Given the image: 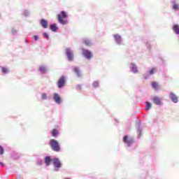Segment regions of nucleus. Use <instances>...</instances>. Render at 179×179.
<instances>
[{"label": "nucleus", "instance_id": "nucleus-24", "mask_svg": "<svg viewBox=\"0 0 179 179\" xmlns=\"http://www.w3.org/2000/svg\"><path fill=\"white\" fill-rule=\"evenodd\" d=\"M12 157L15 160H17V159H20V154H19L18 152H13L12 153Z\"/></svg>", "mask_w": 179, "mask_h": 179}, {"label": "nucleus", "instance_id": "nucleus-37", "mask_svg": "<svg viewBox=\"0 0 179 179\" xmlns=\"http://www.w3.org/2000/svg\"><path fill=\"white\" fill-rule=\"evenodd\" d=\"M33 38H34V41H38L39 37L37 35H34Z\"/></svg>", "mask_w": 179, "mask_h": 179}, {"label": "nucleus", "instance_id": "nucleus-42", "mask_svg": "<svg viewBox=\"0 0 179 179\" xmlns=\"http://www.w3.org/2000/svg\"><path fill=\"white\" fill-rule=\"evenodd\" d=\"M0 18H1V13H0Z\"/></svg>", "mask_w": 179, "mask_h": 179}, {"label": "nucleus", "instance_id": "nucleus-5", "mask_svg": "<svg viewBox=\"0 0 179 179\" xmlns=\"http://www.w3.org/2000/svg\"><path fill=\"white\" fill-rule=\"evenodd\" d=\"M82 55L86 58V59H92V58H93V53H92V51L85 48H82Z\"/></svg>", "mask_w": 179, "mask_h": 179}, {"label": "nucleus", "instance_id": "nucleus-8", "mask_svg": "<svg viewBox=\"0 0 179 179\" xmlns=\"http://www.w3.org/2000/svg\"><path fill=\"white\" fill-rule=\"evenodd\" d=\"M179 1L178 0H171V6L173 10L175 12H179Z\"/></svg>", "mask_w": 179, "mask_h": 179}, {"label": "nucleus", "instance_id": "nucleus-41", "mask_svg": "<svg viewBox=\"0 0 179 179\" xmlns=\"http://www.w3.org/2000/svg\"><path fill=\"white\" fill-rule=\"evenodd\" d=\"M115 121L116 122H118V120H117V119H115Z\"/></svg>", "mask_w": 179, "mask_h": 179}, {"label": "nucleus", "instance_id": "nucleus-34", "mask_svg": "<svg viewBox=\"0 0 179 179\" xmlns=\"http://www.w3.org/2000/svg\"><path fill=\"white\" fill-rule=\"evenodd\" d=\"M145 45H146L148 50H151L152 49V47L150 46V42H146Z\"/></svg>", "mask_w": 179, "mask_h": 179}, {"label": "nucleus", "instance_id": "nucleus-31", "mask_svg": "<svg viewBox=\"0 0 179 179\" xmlns=\"http://www.w3.org/2000/svg\"><path fill=\"white\" fill-rule=\"evenodd\" d=\"M150 76V75L149 74V73L143 74V79H145V80H148V79H149Z\"/></svg>", "mask_w": 179, "mask_h": 179}, {"label": "nucleus", "instance_id": "nucleus-40", "mask_svg": "<svg viewBox=\"0 0 179 179\" xmlns=\"http://www.w3.org/2000/svg\"><path fill=\"white\" fill-rule=\"evenodd\" d=\"M25 43H27V44H29V41H27V39H26Z\"/></svg>", "mask_w": 179, "mask_h": 179}, {"label": "nucleus", "instance_id": "nucleus-13", "mask_svg": "<svg viewBox=\"0 0 179 179\" xmlns=\"http://www.w3.org/2000/svg\"><path fill=\"white\" fill-rule=\"evenodd\" d=\"M115 41L116 43V44H117V45H121V44H122V38L121 37V36L118 34H114L113 35Z\"/></svg>", "mask_w": 179, "mask_h": 179}, {"label": "nucleus", "instance_id": "nucleus-4", "mask_svg": "<svg viewBox=\"0 0 179 179\" xmlns=\"http://www.w3.org/2000/svg\"><path fill=\"white\" fill-rule=\"evenodd\" d=\"M49 145L53 152H60L61 146H59V142H58V141L51 139L49 142Z\"/></svg>", "mask_w": 179, "mask_h": 179}, {"label": "nucleus", "instance_id": "nucleus-6", "mask_svg": "<svg viewBox=\"0 0 179 179\" xmlns=\"http://www.w3.org/2000/svg\"><path fill=\"white\" fill-rule=\"evenodd\" d=\"M65 54L69 62H73V58H74L73 50H72L71 48H68L66 49Z\"/></svg>", "mask_w": 179, "mask_h": 179}, {"label": "nucleus", "instance_id": "nucleus-22", "mask_svg": "<svg viewBox=\"0 0 179 179\" xmlns=\"http://www.w3.org/2000/svg\"><path fill=\"white\" fill-rule=\"evenodd\" d=\"M39 72L42 73L43 75L47 73V66H40L38 68Z\"/></svg>", "mask_w": 179, "mask_h": 179}, {"label": "nucleus", "instance_id": "nucleus-28", "mask_svg": "<svg viewBox=\"0 0 179 179\" xmlns=\"http://www.w3.org/2000/svg\"><path fill=\"white\" fill-rule=\"evenodd\" d=\"M148 73L150 76L155 75L156 73V68L153 67L150 71H148Z\"/></svg>", "mask_w": 179, "mask_h": 179}, {"label": "nucleus", "instance_id": "nucleus-11", "mask_svg": "<svg viewBox=\"0 0 179 179\" xmlns=\"http://www.w3.org/2000/svg\"><path fill=\"white\" fill-rule=\"evenodd\" d=\"M71 68L73 73L76 75L77 78H82V70H80V68L76 66H73Z\"/></svg>", "mask_w": 179, "mask_h": 179}, {"label": "nucleus", "instance_id": "nucleus-35", "mask_svg": "<svg viewBox=\"0 0 179 179\" xmlns=\"http://www.w3.org/2000/svg\"><path fill=\"white\" fill-rule=\"evenodd\" d=\"M11 33H12V34H13V36H15L16 34V33H17V31L15 28H13L11 29Z\"/></svg>", "mask_w": 179, "mask_h": 179}, {"label": "nucleus", "instance_id": "nucleus-29", "mask_svg": "<svg viewBox=\"0 0 179 179\" xmlns=\"http://www.w3.org/2000/svg\"><path fill=\"white\" fill-rule=\"evenodd\" d=\"M99 86V81H94V83H92V87H94V89H97Z\"/></svg>", "mask_w": 179, "mask_h": 179}, {"label": "nucleus", "instance_id": "nucleus-14", "mask_svg": "<svg viewBox=\"0 0 179 179\" xmlns=\"http://www.w3.org/2000/svg\"><path fill=\"white\" fill-rule=\"evenodd\" d=\"M152 100L154 104L156 106H162V104H163V102H162V99L157 96H154Z\"/></svg>", "mask_w": 179, "mask_h": 179}, {"label": "nucleus", "instance_id": "nucleus-32", "mask_svg": "<svg viewBox=\"0 0 179 179\" xmlns=\"http://www.w3.org/2000/svg\"><path fill=\"white\" fill-rule=\"evenodd\" d=\"M47 99H48V96H47L46 93H43L41 94V99L42 100H47Z\"/></svg>", "mask_w": 179, "mask_h": 179}, {"label": "nucleus", "instance_id": "nucleus-12", "mask_svg": "<svg viewBox=\"0 0 179 179\" xmlns=\"http://www.w3.org/2000/svg\"><path fill=\"white\" fill-rule=\"evenodd\" d=\"M54 158L51 156H45L44 158V163L46 166V167H50L51 166V164L53 162Z\"/></svg>", "mask_w": 179, "mask_h": 179}, {"label": "nucleus", "instance_id": "nucleus-27", "mask_svg": "<svg viewBox=\"0 0 179 179\" xmlns=\"http://www.w3.org/2000/svg\"><path fill=\"white\" fill-rule=\"evenodd\" d=\"M2 73L6 74L9 73V69L8 67L3 66L1 67Z\"/></svg>", "mask_w": 179, "mask_h": 179}, {"label": "nucleus", "instance_id": "nucleus-26", "mask_svg": "<svg viewBox=\"0 0 179 179\" xmlns=\"http://www.w3.org/2000/svg\"><path fill=\"white\" fill-rule=\"evenodd\" d=\"M22 15L27 17V16H30V11L27 9H25L22 11Z\"/></svg>", "mask_w": 179, "mask_h": 179}, {"label": "nucleus", "instance_id": "nucleus-25", "mask_svg": "<svg viewBox=\"0 0 179 179\" xmlns=\"http://www.w3.org/2000/svg\"><path fill=\"white\" fill-rule=\"evenodd\" d=\"M59 132L58 131V130L57 129H53L52 130V136H54L55 138L58 136Z\"/></svg>", "mask_w": 179, "mask_h": 179}, {"label": "nucleus", "instance_id": "nucleus-7", "mask_svg": "<svg viewBox=\"0 0 179 179\" xmlns=\"http://www.w3.org/2000/svg\"><path fill=\"white\" fill-rule=\"evenodd\" d=\"M141 121L139 120H137L136 122V132L138 134L137 138L141 139L142 138V127H141Z\"/></svg>", "mask_w": 179, "mask_h": 179}, {"label": "nucleus", "instance_id": "nucleus-30", "mask_svg": "<svg viewBox=\"0 0 179 179\" xmlns=\"http://www.w3.org/2000/svg\"><path fill=\"white\" fill-rule=\"evenodd\" d=\"M42 34L44 38H46V40H50V35L48 34V33L43 32Z\"/></svg>", "mask_w": 179, "mask_h": 179}, {"label": "nucleus", "instance_id": "nucleus-9", "mask_svg": "<svg viewBox=\"0 0 179 179\" xmlns=\"http://www.w3.org/2000/svg\"><path fill=\"white\" fill-rule=\"evenodd\" d=\"M53 100L56 104H58V106L62 104V98H61V96L58 93L53 94Z\"/></svg>", "mask_w": 179, "mask_h": 179}, {"label": "nucleus", "instance_id": "nucleus-21", "mask_svg": "<svg viewBox=\"0 0 179 179\" xmlns=\"http://www.w3.org/2000/svg\"><path fill=\"white\" fill-rule=\"evenodd\" d=\"M172 30L175 33V34L179 35V25L178 24H175L172 27Z\"/></svg>", "mask_w": 179, "mask_h": 179}, {"label": "nucleus", "instance_id": "nucleus-2", "mask_svg": "<svg viewBox=\"0 0 179 179\" xmlns=\"http://www.w3.org/2000/svg\"><path fill=\"white\" fill-rule=\"evenodd\" d=\"M66 19H68V14L64 10H62L60 14L57 15V20L62 26L68 24V20Z\"/></svg>", "mask_w": 179, "mask_h": 179}, {"label": "nucleus", "instance_id": "nucleus-1", "mask_svg": "<svg viewBox=\"0 0 179 179\" xmlns=\"http://www.w3.org/2000/svg\"><path fill=\"white\" fill-rule=\"evenodd\" d=\"M122 141L127 150H131V148H132L134 143H135V138L132 136L125 135L123 136Z\"/></svg>", "mask_w": 179, "mask_h": 179}, {"label": "nucleus", "instance_id": "nucleus-20", "mask_svg": "<svg viewBox=\"0 0 179 179\" xmlns=\"http://www.w3.org/2000/svg\"><path fill=\"white\" fill-rule=\"evenodd\" d=\"M151 86L152 87V89H154V90H159V89H160L161 86L159 85V83H157V82L156 81H153L151 83Z\"/></svg>", "mask_w": 179, "mask_h": 179}, {"label": "nucleus", "instance_id": "nucleus-36", "mask_svg": "<svg viewBox=\"0 0 179 179\" xmlns=\"http://www.w3.org/2000/svg\"><path fill=\"white\" fill-rule=\"evenodd\" d=\"M36 164H37L38 166H43V161H41V160H38V161L36 162Z\"/></svg>", "mask_w": 179, "mask_h": 179}, {"label": "nucleus", "instance_id": "nucleus-23", "mask_svg": "<svg viewBox=\"0 0 179 179\" xmlns=\"http://www.w3.org/2000/svg\"><path fill=\"white\" fill-rule=\"evenodd\" d=\"M152 108V103L149 101H145V111H149Z\"/></svg>", "mask_w": 179, "mask_h": 179}, {"label": "nucleus", "instance_id": "nucleus-39", "mask_svg": "<svg viewBox=\"0 0 179 179\" xmlns=\"http://www.w3.org/2000/svg\"><path fill=\"white\" fill-rule=\"evenodd\" d=\"M0 166L1 167H5V164L3 162H0Z\"/></svg>", "mask_w": 179, "mask_h": 179}, {"label": "nucleus", "instance_id": "nucleus-17", "mask_svg": "<svg viewBox=\"0 0 179 179\" xmlns=\"http://www.w3.org/2000/svg\"><path fill=\"white\" fill-rule=\"evenodd\" d=\"M40 24L43 29H47V27H48V21L44 18H42L40 20Z\"/></svg>", "mask_w": 179, "mask_h": 179}, {"label": "nucleus", "instance_id": "nucleus-18", "mask_svg": "<svg viewBox=\"0 0 179 179\" xmlns=\"http://www.w3.org/2000/svg\"><path fill=\"white\" fill-rule=\"evenodd\" d=\"M83 44H85L87 47H92L93 45V43H92V41L89 38H83L82 40Z\"/></svg>", "mask_w": 179, "mask_h": 179}, {"label": "nucleus", "instance_id": "nucleus-10", "mask_svg": "<svg viewBox=\"0 0 179 179\" xmlns=\"http://www.w3.org/2000/svg\"><path fill=\"white\" fill-rule=\"evenodd\" d=\"M66 80L65 79V76H62L57 82L58 89H62L65 86Z\"/></svg>", "mask_w": 179, "mask_h": 179}, {"label": "nucleus", "instance_id": "nucleus-15", "mask_svg": "<svg viewBox=\"0 0 179 179\" xmlns=\"http://www.w3.org/2000/svg\"><path fill=\"white\" fill-rule=\"evenodd\" d=\"M169 98L171 99L172 103H178V96H177V95H176V94L173 92H170Z\"/></svg>", "mask_w": 179, "mask_h": 179}, {"label": "nucleus", "instance_id": "nucleus-33", "mask_svg": "<svg viewBox=\"0 0 179 179\" xmlns=\"http://www.w3.org/2000/svg\"><path fill=\"white\" fill-rule=\"evenodd\" d=\"M5 153V148L2 145H0V155L2 156Z\"/></svg>", "mask_w": 179, "mask_h": 179}, {"label": "nucleus", "instance_id": "nucleus-16", "mask_svg": "<svg viewBox=\"0 0 179 179\" xmlns=\"http://www.w3.org/2000/svg\"><path fill=\"white\" fill-rule=\"evenodd\" d=\"M130 71L132 72V73H138L139 72V70L138 69V66L135 63H131L130 64Z\"/></svg>", "mask_w": 179, "mask_h": 179}, {"label": "nucleus", "instance_id": "nucleus-3", "mask_svg": "<svg viewBox=\"0 0 179 179\" xmlns=\"http://www.w3.org/2000/svg\"><path fill=\"white\" fill-rule=\"evenodd\" d=\"M52 166H53V171L55 173H58L59 171V169H62V162L58 157H54L53 158V162H52Z\"/></svg>", "mask_w": 179, "mask_h": 179}, {"label": "nucleus", "instance_id": "nucleus-19", "mask_svg": "<svg viewBox=\"0 0 179 179\" xmlns=\"http://www.w3.org/2000/svg\"><path fill=\"white\" fill-rule=\"evenodd\" d=\"M59 28L57 25L56 23H52L50 25V30L52 31L54 33H56V31H58V29Z\"/></svg>", "mask_w": 179, "mask_h": 179}, {"label": "nucleus", "instance_id": "nucleus-38", "mask_svg": "<svg viewBox=\"0 0 179 179\" xmlns=\"http://www.w3.org/2000/svg\"><path fill=\"white\" fill-rule=\"evenodd\" d=\"M76 89H77V90H80L82 89V85H78L76 86Z\"/></svg>", "mask_w": 179, "mask_h": 179}]
</instances>
